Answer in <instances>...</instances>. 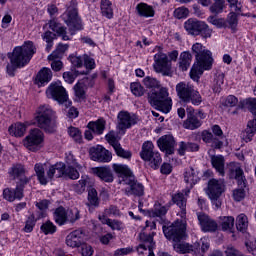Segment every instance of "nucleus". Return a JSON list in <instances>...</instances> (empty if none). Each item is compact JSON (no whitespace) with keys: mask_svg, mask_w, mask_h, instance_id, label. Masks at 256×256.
I'll list each match as a JSON object with an SVG mask.
<instances>
[{"mask_svg":"<svg viewBox=\"0 0 256 256\" xmlns=\"http://www.w3.org/2000/svg\"><path fill=\"white\" fill-rule=\"evenodd\" d=\"M139 211L148 217H164V215H167L169 207L163 206L160 203H155L152 209L143 210L142 208H139Z\"/></svg>","mask_w":256,"mask_h":256,"instance_id":"nucleus-24","label":"nucleus"},{"mask_svg":"<svg viewBox=\"0 0 256 256\" xmlns=\"http://www.w3.org/2000/svg\"><path fill=\"white\" fill-rule=\"evenodd\" d=\"M153 149H155L153 142H144L142 145V150L140 151V157L143 161L148 163L151 169L157 170L159 167H161L163 160L161 159V154Z\"/></svg>","mask_w":256,"mask_h":256,"instance_id":"nucleus-8","label":"nucleus"},{"mask_svg":"<svg viewBox=\"0 0 256 256\" xmlns=\"http://www.w3.org/2000/svg\"><path fill=\"white\" fill-rule=\"evenodd\" d=\"M211 165L221 177H225V157L223 155L211 156Z\"/></svg>","mask_w":256,"mask_h":256,"instance_id":"nucleus-28","label":"nucleus"},{"mask_svg":"<svg viewBox=\"0 0 256 256\" xmlns=\"http://www.w3.org/2000/svg\"><path fill=\"white\" fill-rule=\"evenodd\" d=\"M245 247L248 251V253H251V255H256V240H246L245 241Z\"/></svg>","mask_w":256,"mask_h":256,"instance_id":"nucleus-64","label":"nucleus"},{"mask_svg":"<svg viewBox=\"0 0 256 256\" xmlns=\"http://www.w3.org/2000/svg\"><path fill=\"white\" fill-rule=\"evenodd\" d=\"M143 85L146 89H159V91L149 94L148 101L158 111L169 113L173 108V100L169 96V89L167 87H161V82L151 76H146L143 79Z\"/></svg>","mask_w":256,"mask_h":256,"instance_id":"nucleus-3","label":"nucleus"},{"mask_svg":"<svg viewBox=\"0 0 256 256\" xmlns=\"http://www.w3.org/2000/svg\"><path fill=\"white\" fill-rule=\"evenodd\" d=\"M184 181L189 187H193V185H197L199 183V175L197 171L193 169V167L187 168L184 172Z\"/></svg>","mask_w":256,"mask_h":256,"instance_id":"nucleus-32","label":"nucleus"},{"mask_svg":"<svg viewBox=\"0 0 256 256\" xmlns=\"http://www.w3.org/2000/svg\"><path fill=\"white\" fill-rule=\"evenodd\" d=\"M136 9L138 11V15L140 17H153L155 15V10H153V7L145 4L140 3L136 6Z\"/></svg>","mask_w":256,"mask_h":256,"instance_id":"nucleus-37","label":"nucleus"},{"mask_svg":"<svg viewBox=\"0 0 256 256\" xmlns=\"http://www.w3.org/2000/svg\"><path fill=\"white\" fill-rule=\"evenodd\" d=\"M239 14L235 11H232L228 14L227 22L230 25L231 29H236L237 24L239 23V20L237 19V16Z\"/></svg>","mask_w":256,"mask_h":256,"instance_id":"nucleus-59","label":"nucleus"},{"mask_svg":"<svg viewBox=\"0 0 256 256\" xmlns=\"http://www.w3.org/2000/svg\"><path fill=\"white\" fill-rule=\"evenodd\" d=\"M35 53H37V48L33 41H26L22 46H16L12 54L8 55L11 64L6 66V71L9 77H15V71L28 65Z\"/></svg>","mask_w":256,"mask_h":256,"instance_id":"nucleus-4","label":"nucleus"},{"mask_svg":"<svg viewBox=\"0 0 256 256\" xmlns=\"http://www.w3.org/2000/svg\"><path fill=\"white\" fill-rule=\"evenodd\" d=\"M193 61V54L190 51H183L178 58V69L180 71H187L191 67Z\"/></svg>","mask_w":256,"mask_h":256,"instance_id":"nucleus-27","label":"nucleus"},{"mask_svg":"<svg viewBox=\"0 0 256 256\" xmlns=\"http://www.w3.org/2000/svg\"><path fill=\"white\" fill-rule=\"evenodd\" d=\"M68 135L76 142V143H83V135L81 134V130L76 127H69L68 128Z\"/></svg>","mask_w":256,"mask_h":256,"instance_id":"nucleus-48","label":"nucleus"},{"mask_svg":"<svg viewBox=\"0 0 256 256\" xmlns=\"http://www.w3.org/2000/svg\"><path fill=\"white\" fill-rule=\"evenodd\" d=\"M63 104L66 108V117L68 119H77L79 117V110L75 106H72L71 101L67 100Z\"/></svg>","mask_w":256,"mask_h":256,"instance_id":"nucleus-43","label":"nucleus"},{"mask_svg":"<svg viewBox=\"0 0 256 256\" xmlns=\"http://www.w3.org/2000/svg\"><path fill=\"white\" fill-rule=\"evenodd\" d=\"M172 201L180 208V217L185 219L187 216V198L185 197V194L179 192L172 195Z\"/></svg>","mask_w":256,"mask_h":256,"instance_id":"nucleus-25","label":"nucleus"},{"mask_svg":"<svg viewBox=\"0 0 256 256\" xmlns=\"http://www.w3.org/2000/svg\"><path fill=\"white\" fill-rule=\"evenodd\" d=\"M222 231H233L235 227V218L233 216H224L221 223Z\"/></svg>","mask_w":256,"mask_h":256,"instance_id":"nucleus-47","label":"nucleus"},{"mask_svg":"<svg viewBox=\"0 0 256 256\" xmlns=\"http://www.w3.org/2000/svg\"><path fill=\"white\" fill-rule=\"evenodd\" d=\"M208 23H211V25H214L218 29H222V27H225V20L223 18H217L215 16H210L207 19Z\"/></svg>","mask_w":256,"mask_h":256,"instance_id":"nucleus-60","label":"nucleus"},{"mask_svg":"<svg viewBox=\"0 0 256 256\" xmlns=\"http://www.w3.org/2000/svg\"><path fill=\"white\" fill-rule=\"evenodd\" d=\"M227 3H229V7L231 11H234L235 13L241 14V11L243 9V4L239 2V0H226Z\"/></svg>","mask_w":256,"mask_h":256,"instance_id":"nucleus-58","label":"nucleus"},{"mask_svg":"<svg viewBox=\"0 0 256 256\" xmlns=\"http://www.w3.org/2000/svg\"><path fill=\"white\" fill-rule=\"evenodd\" d=\"M92 173L105 183H113V171L110 166L94 167L92 168Z\"/></svg>","mask_w":256,"mask_h":256,"instance_id":"nucleus-23","label":"nucleus"},{"mask_svg":"<svg viewBox=\"0 0 256 256\" xmlns=\"http://www.w3.org/2000/svg\"><path fill=\"white\" fill-rule=\"evenodd\" d=\"M90 157L98 163H109L113 159V154L103 146H97L90 149Z\"/></svg>","mask_w":256,"mask_h":256,"instance_id":"nucleus-18","label":"nucleus"},{"mask_svg":"<svg viewBox=\"0 0 256 256\" xmlns=\"http://www.w3.org/2000/svg\"><path fill=\"white\" fill-rule=\"evenodd\" d=\"M85 243V234L82 230H74L66 236V245L68 247H81Z\"/></svg>","mask_w":256,"mask_h":256,"instance_id":"nucleus-22","label":"nucleus"},{"mask_svg":"<svg viewBox=\"0 0 256 256\" xmlns=\"http://www.w3.org/2000/svg\"><path fill=\"white\" fill-rule=\"evenodd\" d=\"M77 77H79V71L77 70H71L63 73V79L65 83H68V85H73Z\"/></svg>","mask_w":256,"mask_h":256,"instance_id":"nucleus-53","label":"nucleus"},{"mask_svg":"<svg viewBox=\"0 0 256 256\" xmlns=\"http://www.w3.org/2000/svg\"><path fill=\"white\" fill-rule=\"evenodd\" d=\"M65 175V163L63 162H57L54 165H51L46 170V184L49 183V181H53V178L56 177V179H59Z\"/></svg>","mask_w":256,"mask_h":256,"instance_id":"nucleus-21","label":"nucleus"},{"mask_svg":"<svg viewBox=\"0 0 256 256\" xmlns=\"http://www.w3.org/2000/svg\"><path fill=\"white\" fill-rule=\"evenodd\" d=\"M197 219L201 230L204 231V233H214V231H217V222L211 219L209 215L203 212H198Z\"/></svg>","mask_w":256,"mask_h":256,"instance_id":"nucleus-20","label":"nucleus"},{"mask_svg":"<svg viewBox=\"0 0 256 256\" xmlns=\"http://www.w3.org/2000/svg\"><path fill=\"white\" fill-rule=\"evenodd\" d=\"M171 61L167 54L163 52H158L154 55V71L156 73H161L164 77H171Z\"/></svg>","mask_w":256,"mask_h":256,"instance_id":"nucleus-13","label":"nucleus"},{"mask_svg":"<svg viewBox=\"0 0 256 256\" xmlns=\"http://www.w3.org/2000/svg\"><path fill=\"white\" fill-rule=\"evenodd\" d=\"M174 17L176 19H186V17H189V9L185 7H180L175 9Z\"/></svg>","mask_w":256,"mask_h":256,"instance_id":"nucleus-61","label":"nucleus"},{"mask_svg":"<svg viewBox=\"0 0 256 256\" xmlns=\"http://www.w3.org/2000/svg\"><path fill=\"white\" fill-rule=\"evenodd\" d=\"M53 79V72L49 68H42L37 76H36V83L39 87L49 83Z\"/></svg>","mask_w":256,"mask_h":256,"instance_id":"nucleus-29","label":"nucleus"},{"mask_svg":"<svg viewBox=\"0 0 256 256\" xmlns=\"http://www.w3.org/2000/svg\"><path fill=\"white\" fill-rule=\"evenodd\" d=\"M87 128L96 135H103V131H105V120L98 119L97 121L89 122Z\"/></svg>","mask_w":256,"mask_h":256,"instance_id":"nucleus-35","label":"nucleus"},{"mask_svg":"<svg viewBox=\"0 0 256 256\" xmlns=\"http://www.w3.org/2000/svg\"><path fill=\"white\" fill-rule=\"evenodd\" d=\"M191 50L198 65L205 67V69H211L213 67V53L205 49L203 44L196 42L192 45Z\"/></svg>","mask_w":256,"mask_h":256,"instance_id":"nucleus-11","label":"nucleus"},{"mask_svg":"<svg viewBox=\"0 0 256 256\" xmlns=\"http://www.w3.org/2000/svg\"><path fill=\"white\" fill-rule=\"evenodd\" d=\"M187 224L183 220H176L172 225L166 227L163 226V233L168 241H173V247L177 253H197L201 244L194 243L190 245L188 243H181L186 237Z\"/></svg>","mask_w":256,"mask_h":256,"instance_id":"nucleus-2","label":"nucleus"},{"mask_svg":"<svg viewBox=\"0 0 256 256\" xmlns=\"http://www.w3.org/2000/svg\"><path fill=\"white\" fill-rule=\"evenodd\" d=\"M34 171L40 185H47V178L45 176V167L41 163H37L34 166Z\"/></svg>","mask_w":256,"mask_h":256,"instance_id":"nucleus-42","label":"nucleus"},{"mask_svg":"<svg viewBox=\"0 0 256 256\" xmlns=\"http://www.w3.org/2000/svg\"><path fill=\"white\" fill-rule=\"evenodd\" d=\"M113 149L117 157H121L122 159H131L133 155L131 151L123 149V147L121 146V143L118 144L117 146H114Z\"/></svg>","mask_w":256,"mask_h":256,"instance_id":"nucleus-54","label":"nucleus"},{"mask_svg":"<svg viewBox=\"0 0 256 256\" xmlns=\"http://www.w3.org/2000/svg\"><path fill=\"white\" fill-rule=\"evenodd\" d=\"M176 95L180 103H184L185 105L191 103L199 107V105L203 103V97H201L199 91L195 89V86L187 82H179L176 84Z\"/></svg>","mask_w":256,"mask_h":256,"instance_id":"nucleus-6","label":"nucleus"},{"mask_svg":"<svg viewBox=\"0 0 256 256\" xmlns=\"http://www.w3.org/2000/svg\"><path fill=\"white\" fill-rule=\"evenodd\" d=\"M87 183H89V178L82 177L78 181V183H76L73 186V189H74L75 193H78V195H81V194L85 193V189L87 188Z\"/></svg>","mask_w":256,"mask_h":256,"instance_id":"nucleus-49","label":"nucleus"},{"mask_svg":"<svg viewBox=\"0 0 256 256\" xmlns=\"http://www.w3.org/2000/svg\"><path fill=\"white\" fill-rule=\"evenodd\" d=\"M64 177H69V179H79V171L75 169L74 167L67 166L64 164Z\"/></svg>","mask_w":256,"mask_h":256,"instance_id":"nucleus-57","label":"nucleus"},{"mask_svg":"<svg viewBox=\"0 0 256 256\" xmlns=\"http://www.w3.org/2000/svg\"><path fill=\"white\" fill-rule=\"evenodd\" d=\"M80 218L79 209L73 208L66 211V223H75V221H79Z\"/></svg>","mask_w":256,"mask_h":256,"instance_id":"nucleus-51","label":"nucleus"},{"mask_svg":"<svg viewBox=\"0 0 256 256\" xmlns=\"http://www.w3.org/2000/svg\"><path fill=\"white\" fill-rule=\"evenodd\" d=\"M130 89L135 97H143L145 95V88L139 82H133L130 84Z\"/></svg>","mask_w":256,"mask_h":256,"instance_id":"nucleus-52","label":"nucleus"},{"mask_svg":"<svg viewBox=\"0 0 256 256\" xmlns=\"http://www.w3.org/2000/svg\"><path fill=\"white\" fill-rule=\"evenodd\" d=\"M35 225L37 222L35 221V216H28L25 221V226L23 228L24 233H32L33 229H35Z\"/></svg>","mask_w":256,"mask_h":256,"instance_id":"nucleus-56","label":"nucleus"},{"mask_svg":"<svg viewBox=\"0 0 256 256\" xmlns=\"http://www.w3.org/2000/svg\"><path fill=\"white\" fill-rule=\"evenodd\" d=\"M256 133V118L248 121L246 129L242 132L244 141L249 142L253 140Z\"/></svg>","mask_w":256,"mask_h":256,"instance_id":"nucleus-33","label":"nucleus"},{"mask_svg":"<svg viewBox=\"0 0 256 256\" xmlns=\"http://www.w3.org/2000/svg\"><path fill=\"white\" fill-rule=\"evenodd\" d=\"M54 221L57 225H65L67 223V210L63 206L55 209Z\"/></svg>","mask_w":256,"mask_h":256,"instance_id":"nucleus-36","label":"nucleus"},{"mask_svg":"<svg viewBox=\"0 0 256 256\" xmlns=\"http://www.w3.org/2000/svg\"><path fill=\"white\" fill-rule=\"evenodd\" d=\"M229 177L231 179H235L237 181L238 189L233 191V199L234 201H243L245 199V187H247V178L245 177V172L239 164L235 162L230 163L229 166Z\"/></svg>","mask_w":256,"mask_h":256,"instance_id":"nucleus-7","label":"nucleus"},{"mask_svg":"<svg viewBox=\"0 0 256 256\" xmlns=\"http://www.w3.org/2000/svg\"><path fill=\"white\" fill-rule=\"evenodd\" d=\"M100 10L102 17L113 19V3L110 0H101Z\"/></svg>","mask_w":256,"mask_h":256,"instance_id":"nucleus-34","label":"nucleus"},{"mask_svg":"<svg viewBox=\"0 0 256 256\" xmlns=\"http://www.w3.org/2000/svg\"><path fill=\"white\" fill-rule=\"evenodd\" d=\"M69 49V45L67 44H59L55 51H53L49 56L48 59L53 60V59H61L63 57V53Z\"/></svg>","mask_w":256,"mask_h":256,"instance_id":"nucleus-46","label":"nucleus"},{"mask_svg":"<svg viewBox=\"0 0 256 256\" xmlns=\"http://www.w3.org/2000/svg\"><path fill=\"white\" fill-rule=\"evenodd\" d=\"M46 95L48 99H54L63 105L66 101H69V96L67 95V90L60 83L54 82L49 85L46 90Z\"/></svg>","mask_w":256,"mask_h":256,"instance_id":"nucleus-14","label":"nucleus"},{"mask_svg":"<svg viewBox=\"0 0 256 256\" xmlns=\"http://www.w3.org/2000/svg\"><path fill=\"white\" fill-rule=\"evenodd\" d=\"M69 60L74 67H77L78 69L83 67L84 56L70 55Z\"/></svg>","mask_w":256,"mask_h":256,"instance_id":"nucleus-63","label":"nucleus"},{"mask_svg":"<svg viewBox=\"0 0 256 256\" xmlns=\"http://www.w3.org/2000/svg\"><path fill=\"white\" fill-rule=\"evenodd\" d=\"M225 83V74L218 73L214 77L212 89L215 93H221V86Z\"/></svg>","mask_w":256,"mask_h":256,"instance_id":"nucleus-45","label":"nucleus"},{"mask_svg":"<svg viewBox=\"0 0 256 256\" xmlns=\"http://www.w3.org/2000/svg\"><path fill=\"white\" fill-rule=\"evenodd\" d=\"M223 193H225V183L223 180L213 178L208 181L206 195H208V198L216 209H221V196Z\"/></svg>","mask_w":256,"mask_h":256,"instance_id":"nucleus-9","label":"nucleus"},{"mask_svg":"<svg viewBox=\"0 0 256 256\" xmlns=\"http://www.w3.org/2000/svg\"><path fill=\"white\" fill-rule=\"evenodd\" d=\"M123 185H128L123 191L127 197L134 195L135 197H143L145 195V187L142 183H139L135 176H130L123 180Z\"/></svg>","mask_w":256,"mask_h":256,"instance_id":"nucleus-15","label":"nucleus"},{"mask_svg":"<svg viewBox=\"0 0 256 256\" xmlns=\"http://www.w3.org/2000/svg\"><path fill=\"white\" fill-rule=\"evenodd\" d=\"M247 227H249V220L247 215L240 214L236 218V229L241 233H245L247 231Z\"/></svg>","mask_w":256,"mask_h":256,"instance_id":"nucleus-38","label":"nucleus"},{"mask_svg":"<svg viewBox=\"0 0 256 256\" xmlns=\"http://www.w3.org/2000/svg\"><path fill=\"white\" fill-rule=\"evenodd\" d=\"M8 131L13 137H23V135H25V131H27V128L24 124L17 123L10 126Z\"/></svg>","mask_w":256,"mask_h":256,"instance_id":"nucleus-41","label":"nucleus"},{"mask_svg":"<svg viewBox=\"0 0 256 256\" xmlns=\"http://www.w3.org/2000/svg\"><path fill=\"white\" fill-rule=\"evenodd\" d=\"M77 5V0H71L66 11L61 15V19L67 25L69 32H67V27L55 18L48 22L49 29L56 33L62 41H71V37L76 35L77 31H83V20L79 16Z\"/></svg>","mask_w":256,"mask_h":256,"instance_id":"nucleus-1","label":"nucleus"},{"mask_svg":"<svg viewBox=\"0 0 256 256\" xmlns=\"http://www.w3.org/2000/svg\"><path fill=\"white\" fill-rule=\"evenodd\" d=\"M35 119L40 129H43L46 133H55V130L57 129V116L51 106H40L37 109Z\"/></svg>","mask_w":256,"mask_h":256,"instance_id":"nucleus-5","label":"nucleus"},{"mask_svg":"<svg viewBox=\"0 0 256 256\" xmlns=\"http://www.w3.org/2000/svg\"><path fill=\"white\" fill-rule=\"evenodd\" d=\"M203 125V121L194 116L193 113H189L187 115V119L183 123L184 129H189L190 131H195V129H199Z\"/></svg>","mask_w":256,"mask_h":256,"instance_id":"nucleus-31","label":"nucleus"},{"mask_svg":"<svg viewBox=\"0 0 256 256\" xmlns=\"http://www.w3.org/2000/svg\"><path fill=\"white\" fill-rule=\"evenodd\" d=\"M40 229L44 235H53L57 231V226L53 222L47 221L41 225Z\"/></svg>","mask_w":256,"mask_h":256,"instance_id":"nucleus-55","label":"nucleus"},{"mask_svg":"<svg viewBox=\"0 0 256 256\" xmlns=\"http://www.w3.org/2000/svg\"><path fill=\"white\" fill-rule=\"evenodd\" d=\"M157 145L160 151H163L166 155H173V153H175V145H177V143L175 142L173 135L168 134L160 137L157 140Z\"/></svg>","mask_w":256,"mask_h":256,"instance_id":"nucleus-19","label":"nucleus"},{"mask_svg":"<svg viewBox=\"0 0 256 256\" xmlns=\"http://www.w3.org/2000/svg\"><path fill=\"white\" fill-rule=\"evenodd\" d=\"M105 139L109 143V145L113 147V149L114 147L120 144L119 141L117 140V136L115 135V131H110L108 134H106Z\"/></svg>","mask_w":256,"mask_h":256,"instance_id":"nucleus-62","label":"nucleus"},{"mask_svg":"<svg viewBox=\"0 0 256 256\" xmlns=\"http://www.w3.org/2000/svg\"><path fill=\"white\" fill-rule=\"evenodd\" d=\"M113 170L119 175L120 177V184L123 185V181L125 179H129V177H134L133 172L129 169V166L125 164H113Z\"/></svg>","mask_w":256,"mask_h":256,"instance_id":"nucleus-26","label":"nucleus"},{"mask_svg":"<svg viewBox=\"0 0 256 256\" xmlns=\"http://www.w3.org/2000/svg\"><path fill=\"white\" fill-rule=\"evenodd\" d=\"M184 29L189 35H200V33H204V37H211L209 26L205 22L197 19H188L184 23Z\"/></svg>","mask_w":256,"mask_h":256,"instance_id":"nucleus-12","label":"nucleus"},{"mask_svg":"<svg viewBox=\"0 0 256 256\" xmlns=\"http://www.w3.org/2000/svg\"><path fill=\"white\" fill-rule=\"evenodd\" d=\"M99 196L95 188L88 189V207H99Z\"/></svg>","mask_w":256,"mask_h":256,"instance_id":"nucleus-44","label":"nucleus"},{"mask_svg":"<svg viewBox=\"0 0 256 256\" xmlns=\"http://www.w3.org/2000/svg\"><path fill=\"white\" fill-rule=\"evenodd\" d=\"M87 79H83L81 81H78L73 89H74V94L79 101H83L87 98Z\"/></svg>","mask_w":256,"mask_h":256,"instance_id":"nucleus-30","label":"nucleus"},{"mask_svg":"<svg viewBox=\"0 0 256 256\" xmlns=\"http://www.w3.org/2000/svg\"><path fill=\"white\" fill-rule=\"evenodd\" d=\"M31 183V177H21L16 181V187L14 189L5 188L3 190V199L13 203V201H21L25 197V187Z\"/></svg>","mask_w":256,"mask_h":256,"instance_id":"nucleus-10","label":"nucleus"},{"mask_svg":"<svg viewBox=\"0 0 256 256\" xmlns=\"http://www.w3.org/2000/svg\"><path fill=\"white\" fill-rule=\"evenodd\" d=\"M210 69L205 68L199 63H196L192 66L190 70V77L193 81H199L200 76L203 75V71H209Z\"/></svg>","mask_w":256,"mask_h":256,"instance_id":"nucleus-39","label":"nucleus"},{"mask_svg":"<svg viewBox=\"0 0 256 256\" xmlns=\"http://www.w3.org/2000/svg\"><path fill=\"white\" fill-rule=\"evenodd\" d=\"M118 125L117 128L119 131H127V129H131L133 125H137V116L135 114H131L127 111H120L117 116Z\"/></svg>","mask_w":256,"mask_h":256,"instance_id":"nucleus-17","label":"nucleus"},{"mask_svg":"<svg viewBox=\"0 0 256 256\" xmlns=\"http://www.w3.org/2000/svg\"><path fill=\"white\" fill-rule=\"evenodd\" d=\"M10 177H13V179H21V177H27L25 176V167L21 164H16L12 166L9 170Z\"/></svg>","mask_w":256,"mask_h":256,"instance_id":"nucleus-40","label":"nucleus"},{"mask_svg":"<svg viewBox=\"0 0 256 256\" xmlns=\"http://www.w3.org/2000/svg\"><path fill=\"white\" fill-rule=\"evenodd\" d=\"M209 9L210 13H213L214 15L223 13V9H225V0H216Z\"/></svg>","mask_w":256,"mask_h":256,"instance_id":"nucleus-50","label":"nucleus"},{"mask_svg":"<svg viewBox=\"0 0 256 256\" xmlns=\"http://www.w3.org/2000/svg\"><path fill=\"white\" fill-rule=\"evenodd\" d=\"M44 135L43 131L36 128L30 131V134L24 140V146L29 151H39V146L43 143Z\"/></svg>","mask_w":256,"mask_h":256,"instance_id":"nucleus-16","label":"nucleus"}]
</instances>
